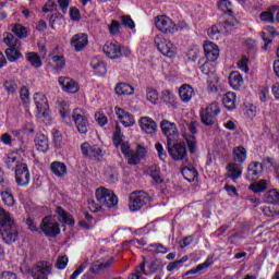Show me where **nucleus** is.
<instances>
[{
	"instance_id": "de8ad7c7",
	"label": "nucleus",
	"mask_w": 279,
	"mask_h": 279,
	"mask_svg": "<svg viewBox=\"0 0 279 279\" xmlns=\"http://www.w3.org/2000/svg\"><path fill=\"white\" fill-rule=\"evenodd\" d=\"M12 32L17 38H27V28L21 24H15Z\"/></svg>"
},
{
	"instance_id": "9d476101",
	"label": "nucleus",
	"mask_w": 279,
	"mask_h": 279,
	"mask_svg": "<svg viewBox=\"0 0 279 279\" xmlns=\"http://www.w3.org/2000/svg\"><path fill=\"white\" fill-rule=\"evenodd\" d=\"M41 232L46 236H58L60 234V225L58 223V217L47 216L41 220Z\"/></svg>"
},
{
	"instance_id": "0e129e2a",
	"label": "nucleus",
	"mask_w": 279,
	"mask_h": 279,
	"mask_svg": "<svg viewBox=\"0 0 279 279\" xmlns=\"http://www.w3.org/2000/svg\"><path fill=\"white\" fill-rule=\"evenodd\" d=\"M199 58V49L194 48L187 51V59L190 62H195Z\"/></svg>"
},
{
	"instance_id": "6e6552de",
	"label": "nucleus",
	"mask_w": 279,
	"mask_h": 279,
	"mask_svg": "<svg viewBox=\"0 0 279 279\" xmlns=\"http://www.w3.org/2000/svg\"><path fill=\"white\" fill-rule=\"evenodd\" d=\"M155 27L162 34H175L179 29L178 24L167 15H157L155 17Z\"/></svg>"
},
{
	"instance_id": "13d9d810",
	"label": "nucleus",
	"mask_w": 279,
	"mask_h": 279,
	"mask_svg": "<svg viewBox=\"0 0 279 279\" xmlns=\"http://www.w3.org/2000/svg\"><path fill=\"white\" fill-rule=\"evenodd\" d=\"M238 69H240V71H243V73H247V71H250V59H247V57L243 56L238 61Z\"/></svg>"
},
{
	"instance_id": "680f3d73",
	"label": "nucleus",
	"mask_w": 279,
	"mask_h": 279,
	"mask_svg": "<svg viewBox=\"0 0 279 279\" xmlns=\"http://www.w3.org/2000/svg\"><path fill=\"white\" fill-rule=\"evenodd\" d=\"M66 265H69V257H66L65 255L58 257L56 263L57 269H66Z\"/></svg>"
},
{
	"instance_id": "ea45409f",
	"label": "nucleus",
	"mask_w": 279,
	"mask_h": 279,
	"mask_svg": "<svg viewBox=\"0 0 279 279\" xmlns=\"http://www.w3.org/2000/svg\"><path fill=\"white\" fill-rule=\"evenodd\" d=\"M117 95H132L134 93V88L128 83H119L116 86Z\"/></svg>"
},
{
	"instance_id": "4c0bfd02",
	"label": "nucleus",
	"mask_w": 279,
	"mask_h": 279,
	"mask_svg": "<svg viewBox=\"0 0 279 279\" xmlns=\"http://www.w3.org/2000/svg\"><path fill=\"white\" fill-rule=\"evenodd\" d=\"M266 204H272V206H279V190L272 189L265 194Z\"/></svg>"
},
{
	"instance_id": "f704fd0d",
	"label": "nucleus",
	"mask_w": 279,
	"mask_h": 279,
	"mask_svg": "<svg viewBox=\"0 0 279 279\" xmlns=\"http://www.w3.org/2000/svg\"><path fill=\"white\" fill-rule=\"evenodd\" d=\"M217 5L218 10H220L222 14H228L229 16L234 19V11H232L233 5L230 0H219Z\"/></svg>"
},
{
	"instance_id": "473e14b6",
	"label": "nucleus",
	"mask_w": 279,
	"mask_h": 279,
	"mask_svg": "<svg viewBox=\"0 0 279 279\" xmlns=\"http://www.w3.org/2000/svg\"><path fill=\"white\" fill-rule=\"evenodd\" d=\"M243 76L239 72H231L229 75V84L233 90H239L243 86Z\"/></svg>"
},
{
	"instance_id": "1a4fd4ad",
	"label": "nucleus",
	"mask_w": 279,
	"mask_h": 279,
	"mask_svg": "<svg viewBox=\"0 0 279 279\" xmlns=\"http://www.w3.org/2000/svg\"><path fill=\"white\" fill-rule=\"evenodd\" d=\"M2 241L7 243V245H12V243H16L19 241V227H16V222H14V218L2 226L1 231Z\"/></svg>"
},
{
	"instance_id": "69168bd1",
	"label": "nucleus",
	"mask_w": 279,
	"mask_h": 279,
	"mask_svg": "<svg viewBox=\"0 0 279 279\" xmlns=\"http://www.w3.org/2000/svg\"><path fill=\"white\" fill-rule=\"evenodd\" d=\"M95 119H96L98 125L104 126L108 123V118H106V116H104V113H101V112H96Z\"/></svg>"
},
{
	"instance_id": "f03ea898",
	"label": "nucleus",
	"mask_w": 279,
	"mask_h": 279,
	"mask_svg": "<svg viewBox=\"0 0 279 279\" xmlns=\"http://www.w3.org/2000/svg\"><path fill=\"white\" fill-rule=\"evenodd\" d=\"M34 102L37 108V119L44 123H51V111H49V101L43 93L34 95Z\"/></svg>"
},
{
	"instance_id": "423d86ee",
	"label": "nucleus",
	"mask_w": 279,
	"mask_h": 279,
	"mask_svg": "<svg viewBox=\"0 0 279 279\" xmlns=\"http://www.w3.org/2000/svg\"><path fill=\"white\" fill-rule=\"evenodd\" d=\"M155 45L159 52L166 58H175L178 56V47L170 39L165 38L162 35H157L155 37Z\"/></svg>"
},
{
	"instance_id": "79ce46f5",
	"label": "nucleus",
	"mask_w": 279,
	"mask_h": 279,
	"mask_svg": "<svg viewBox=\"0 0 279 279\" xmlns=\"http://www.w3.org/2000/svg\"><path fill=\"white\" fill-rule=\"evenodd\" d=\"M3 88L8 95H14L19 90V84L14 80H8L3 83Z\"/></svg>"
},
{
	"instance_id": "c85d7f7f",
	"label": "nucleus",
	"mask_w": 279,
	"mask_h": 279,
	"mask_svg": "<svg viewBox=\"0 0 279 279\" xmlns=\"http://www.w3.org/2000/svg\"><path fill=\"white\" fill-rule=\"evenodd\" d=\"M90 66H92V69H94L96 75H98L99 77H101V76L106 75V73H108L106 63L97 57L92 59Z\"/></svg>"
},
{
	"instance_id": "5701e85b",
	"label": "nucleus",
	"mask_w": 279,
	"mask_h": 279,
	"mask_svg": "<svg viewBox=\"0 0 279 279\" xmlns=\"http://www.w3.org/2000/svg\"><path fill=\"white\" fill-rule=\"evenodd\" d=\"M168 151L173 160H183L186 157V146L182 144L171 146V142H168Z\"/></svg>"
},
{
	"instance_id": "09e8293b",
	"label": "nucleus",
	"mask_w": 279,
	"mask_h": 279,
	"mask_svg": "<svg viewBox=\"0 0 279 279\" xmlns=\"http://www.w3.org/2000/svg\"><path fill=\"white\" fill-rule=\"evenodd\" d=\"M1 197L5 206H14V195H12V192L10 190L1 192Z\"/></svg>"
},
{
	"instance_id": "a19ab883",
	"label": "nucleus",
	"mask_w": 279,
	"mask_h": 279,
	"mask_svg": "<svg viewBox=\"0 0 279 279\" xmlns=\"http://www.w3.org/2000/svg\"><path fill=\"white\" fill-rule=\"evenodd\" d=\"M182 175L187 182H195V178H197V170L195 168L185 167L182 169Z\"/></svg>"
},
{
	"instance_id": "bb28decb",
	"label": "nucleus",
	"mask_w": 279,
	"mask_h": 279,
	"mask_svg": "<svg viewBox=\"0 0 279 279\" xmlns=\"http://www.w3.org/2000/svg\"><path fill=\"white\" fill-rule=\"evenodd\" d=\"M161 99L168 108H171V110L178 109V106H180V102L175 99V95L172 94L171 90L166 89L161 93Z\"/></svg>"
},
{
	"instance_id": "f257e3e1",
	"label": "nucleus",
	"mask_w": 279,
	"mask_h": 279,
	"mask_svg": "<svg viewBox=\"0 0 279 279\" xmlns=\"http://www.w3.org/2000/svg\"><path fill=\"white\" fill-rule=\"evenodd\" d=\"M113 144L116 147H120V150L124 158H126L129 165H138L147 154V149L142 145H137L136 151L132 150V148H130V143L123 141V133H121V129L119 128H117L113 133Z\"/></svg>"
},
{
	"instance_id": "dca6fc26",
	"label": "nucleus",
	"mask_w": 279,
	"mask_h": 279,
	"mask_svg": "<svg viewBox=\"0 0 279 279\" xmlns=\"http://www.w3.org/2000/svg\"><path fill=\"white\" fill-rule=\"evenodd\" d=\"M58 84L63 93L73 95L80 90V84L69 76H59Z\"/></svg>"
},
{
	"instance_id": "58836bf2",
	"label": "nucleus",
	"mask_w": 279,
	"mask_h": 279,
	"mask_svg": "<svg viewBox=\"0 0 279 279\" xmlns=\"http://www.w3.org/2000/svg\"><path fill=\"white\" fill-rule=\"evenodd\" d=\"M50 169L54 175L62 178L66 175V165L60 161H54L51 163Z\"/></svg>"
},
{
	"instance_id": "b1692460",
	"label": "nucleus",
	"mask_w": 279,
	"mask_h": 279,
	"mask_svg": "<svg viewBox=\"0 0 279 279\" xmlns=\"http://www.w3.org/2000/svg\"><path fill=\"white\" fill-rule=\"evenodd\" d=\"M86 45H88V36L86 34L80 33L72 37L71 46L75 49V51L86 49Z\"/></svg>"
},
{
	"instance_id": "e2e57ef3",
	"label": "nucleus",
	"mask_w": 279,
	"mask_h": 279,
	"mask_svg": "<svg viewBox=\"0 0 279 279\" xmlns=\"http://www.w3.org/2000/svg\"><path fill=\"white\" fill-rule=\"evenodd\" d=\"M262 210L266 217H276V215H279V211L271 206H265Z\"/></svg>"
},
{
	"instance_id": "49530a36",
	"label": "nucleus",
	"mask_w": 279,
	"mask_h": 279,
	"mask_svg": "<svg viewBox=\"0 0 279 279\" xmlns=\"http://www.w3.org/2000/svg\"><path fill=\"white\" fill-rule=\"evenodd\" d=\"M146 99L150 104H158V99H159L158 90L150 87L146 88Z\"/></svg>"
},
{
	"instance_id": "338daca9",
	"label": "nucleus",
	"mask_w": 279,
	"mask_h": 279,
	"mask_svg": "<svg viewBox=\"0 0 279 279\" xmlns=\"http://www.w3.org/2000/svg\"><path fill=\"white\" fill-rule=\"evenodd\" d=\"M88 208L90 213H99L101 210V206L93 199L88 202Z\"/></svg>"
},
{
	"instance_id": "c03bdc74",
	"label": "nucleus",
	"mask_w": 279,
	"mask_h": 279,
	"mask_svg": "<svg viewBox=\"0 0 279 279\" xmlns=\"http://www.w3.org/2000/svg\"><path fill=\"white\" fill-rule=\"evenodd\" d=\"M27 61L32 64V66H35L36 69L43 66V61L40 60V57L36 52H28L26 54Z\"/></svg>"
},
{
	"instance_id": "c756f323",
	"label": "nucleus",
	"mask_w": 279,
	"mask_h": 279,
	"mask_svg": "<svg viewBox=\"0 0 279 279\" xmlns=\"http://www.w3.org/2000/svg\"><path fill=\"white\" fill-rule=\"evenodd\" d=\"M247 160V149L243 146H238L233 148V162L238 165H245Z\"/></svg>"
},
{
	"instance_id": "72a5a7b5",
	"label": "nucleus",
	"mask_w": 279,
	"mask_h": 279,
	"mask_svg": "<svg viewBox=\"0 0 279 279\" xmlns=\"http://www.w3.org/2000/svg\"><path fill=\"white\" fill-rule=\"evenodd\" d=\"M210 265H215V255H209L203 264H199L195 268H192L191 270H189L187 276L199 274V271H203V269H208Z\"/></svg>"
},
{
	"instance_id": "20e7f679",
	"label": "nucleus",
	"mask_w": 279,
	"mask_h": 279,
	"mask_svg": "<svg viewBox=\"0 0 279 279\" xmlns=\"http://www.w3.org/2000/svg\"><path fill=\"white\" fill-rule=\"evenodd\" d=\"M3 41L8 45L5 56L9 62H16L21 58V40L12 35V33L4 34Z\"/></svg>"
},
{
	"instance_id": "4be33fe9",
	"label": "nucleus",
	"mask_w": 279,
	"mask_h": 279,
	"mask_svg": "<svg viewBox=\"0 0 279 279\" xmlns=\"http://www.w3.org/2000/svg\"><path fill=\"white\" fill-rule=\"evenodd\" d=\"M138 123L141 130L149 136H154V134H156V131L158 130V124H156V121H154V119L149 117H143L142 119H140Z\"/></svg>"
},
{
	"instance_id": "9b49d317",
	"label": "nucleus",
	"mask_w": 279,
	"mask_h": 279,
	"mask_svg": "<svg viewBox=\"0 0 279 279\" xmlns=\"http://www.w3.org/2000/svg\"><path fill=\"white\" fill-rule=\"evenodd\" d=\"M82 154L85 158H90L92 160H100L106 156L104 148L99 145H93L90 143H83L81 145Z\"/></svg>"
},
{
	"instance_id": "774afa93",
	"label": "nucleus",
	"mask_w": 279,
	"mask_h": 279,
	"mask_svg": "<svg viewBox=\"0 0 279 279\" xmlns=\"http://www.w3.org/2000/svg\"><path fill=\"white\" fill-rule=\"evenodd\" d=\"M0 279H19V277L12 271H3L0 275Z\"/></svg>"
},
{
	"instance_id": "a211bd4d",
	"label": "nucleus",
	"mask_w": 279,
	"mask_h": 279,
	"mask_svg": "<svg viewBox=\"0 0 279 279\" xmlns=\"http://www.w3.org/2000/svg\"><path fill=\"white\" fill-rule=\"evenodd\" d=\"M27 274L34 279H45L51 274V265L48 262L40 263L32 270H27Z\"/></svg>"
},
{
	"instance_id": "c9c22d12",
	"label": "nucleus",
	"mask_w": 279,
	"mask_h": 279,
	"mask_svg": "<svg viewBox=\"0 0 279 279\" xmlns=\"http://www.w3.org/2000/svg\"><path fill=\"white\" fill-rule=\"evenodd\" d=\"M269 186V180L262 179L257 182L252 183L248 189L253 193H263L264 191H267V187Z\"/></svg>"
},
{
	"instance_id": "0eeeda50",
	"label": "nucleus",
	"mask_w": 279,
	"mask_h": 279,
	"mask_svg": "<svg viewBox=\"0 0 279 279\" xmlns=\"http://www.w3.org/2000/svg\"><path fill=\"white\" fill-rule=\"evenodd\" d=\"M150 202L151 196H149V194H147L146 192H133L130 195L129 208L130 210L135 213V210H141L143 206H146V204H150Z\"/></svg>"
},
{
	"instance_id": "f8f14e48",
	"label": "nucleus",
	"mask_w": 279,
	"mask_h": 279,
	"mask_svg": "<svg viewBox=\"0 0 279 279\" xmlns=\"http://www.w3.org/2000/svg\"><path fill=\"white\" fill-rule=\"evenodd\" d=\"M213 63L205 62L203 65L199 66L202 73L208 76V90L209 93H217L219 89L217 85L219 84V76L215 74V70H213Z\"/></svg>"
},
{
	"instance_id": "f3484780",
	"label": "nucleus",
	"mask_w": 279,
	"mask_h": 279,
	"mask_svg": "<svg viewBox=\"0 0 279 279\" xmlns=\"http://www.w3.org/2000/svg\"><path fill=\"white\" fill-rule=\"evenodd\" d=\"M102 51L111 60H119L122 56L121 44L118 41H107L102 47Z\"/></svg>"
},
{
	"instance_id": "aec40b11",
	"label": "nucleus",
	"mask_w": 279,
	"mask_h": 279,
	"mask_svg": "<svg viewBox=\"0 0 279 279\" xmlns=\"http://www.w3.org/2000/svg\"><path fill=\"white\" fill-rule=\"evenodd\" d=\"M5 166L11 171H16V169H21L22 165H27L23 161V157L19 153H10L7 155L4 159Z\"/></svg>"
},
{
	"instance_id": "412c9836",
	"label": "nucleus",
	"mask_w": 279,
	"mask_h": 279,
	"mask_svg": "<svg viewBox=\"0 0 279 279\" xmlns=\"http://www.w3.org/2000/svg\"><path fill=\"white\" fill-rule=\"evenodd\" d=\"M114 112H116L120 123H122V125L124 128H132V125H134L136 123V120L134 119L132 113L125 111V109L116 107Z\"/></svg>"
},
{
	"instance_id": "2f4dec72",
	"label": "nucleus",
	"mask_w": 279,
	"mask_h": 279,
	"mask_svg": "<svg viewBox=\"0 0 279 279\" xmlns=\"http://www.w3.org/2000/svg\"><path fill=\"white\" fill-rule=\"evenodd\" d=\"M35 147L38 151L49 150V138L45 134H37L35 137Z\"/></svg>"
},
{
	"instance_id": "a878e982",
	"label": "nucleus",
	"mask_w": 279,
	"mask_h": 279,
	"mask_svg": "<svg viewBox=\"0 0 279 279\" xmlns=\"http://www.w3.org/2000/svg\"><path fill=\"white\" fill-rule=\"evenodd\" d=\"M227 171H228V174H227L228 178H231L233 182L235 180H239V178L243 175V167H241V165L238 163L236 161L228 163Z\"/></svg>"
},
{
	"instance_id": "39448f33",
	"label": "nucleus",
	"mask_w": 279,
	"mask_h": 279,
	"mask_svg": "<svg viewBox=\"0 0 279 279\" xmlns=\"http://www.w3.org/2000/svg\"><path fill=\"white\" fill-rule=\"evenodd\" d=\"M221 114V106L219 102L214 101L201 111V121L204 125H215L217 117Z\"/></svg>"
},
{
	"instance_id": "e433bc0d",
	"label": "nucleus",
	"mask_w": 279,
	"mask_h": 279,
	"mask_svg": "<svg viewBox=\"0 0 279 279\" xmlns=\"http://www.w3.org/2000/svg\"><path fill=\"white\" fill-rule=\"evenodd\" d=\"M57 108H58L62 119H66V117H69V114H71V109L69 107V102L66 100H64L63 98H59L57 100Z\"/></svg>"
},
{
	"instance_id": "a18cd8bd",
	"label": "nucleus",
	"mask_w": 279,
	"mask_h": 279,
	"mask_svg": "<svg viewBox=\"0 0 279 279\" xmlns=\"http://www.w3.org/2000/svg\"><path fill=\"white\" fill-rule=\"evenodd\" d=\"M14 218H12V214L0 207V227L3 228L7 223H10Z\"/></svg>"
},
{
	"instance_id": "37998d69",
	"label": "nucleus",
	"mask_w": 279,
	"mask_h": 279,
	"mask_svg": "<svg viewBox=\"0 0 279 279\" xmlns=\"http://www.w3.org/2000/svg\"><path fill=\"white\" fill-rule=\"evenodd\" d=\"M57 215H59V217L62 219L63 223H68V226L75 225V221L73 220L71 215H69L66 211H64V209H62V207L57 208Z\"/></svg>"
},
{
	"instance_id": "6ab92c4d",
	"label": "nucleus",
	"mask_w": 279,
	"mask_h": 279,
	"mask_svg": "<svg viewBox=\"0 0 279 279\" xmlns=\"http://www.w3.org/2000/svg\"><path fill=\"white\" fill-rule=\"evenodd\" d=\"M32 175L29 174V168L26 165H22L21 168L15 170V182L17 186H29Z\"/></svg>"
},
{
	"instance_id": "ddd939ff",
	"label": "nucleus",
	"mask_w": 279,
	"mask_h": 279,
	"mask_svg": "<svg viewBox=\"0 0 279 279\" xmlns=\"http://www.w3.org/2000/svg\"><path fill=\"white\" fill-rule=\"evenodd\" d=\"M161 132L165 137L168 138V143H175L180 137V132L178 131V125L169 120H162L160 122Z\"/></svg>"
},
{
	"instance_id": "bf43d9fd",
	"label": "nucleus",
	"mask_w": 279,
	"mask_h": 279,
	"mask_svg": "<svg viewBox=\"0 0 279 279\" xmlns=\"http://www.w3.org/2000/svg\"><path fill=\"white\" fill-rule=\"evenodd\" d=\"M121 22L124 27H129V29H134L136 27V24L134 23V20L130 15H122Z\"/></svg>"
},
{
	"instance_id": "2eb2a0df",
	"label": "nucleus",
	"mask_w": 279,
	"mask_h": 279,
	"mask_svg": "<svg viewBox=\"0 0 279 279\" xmlns=\"http://www.w3.org/2000/svg\"><path fill=\"white\" fill-rule=\"evenodd\" d=\"M203 49L205 51V58L208 60L207 62L211 64L209 69L215 70V64H213V62H217V60H219V46L213 41H205Z\"/></svg>"
},
{
	"instance_id": "4468645a",
	"label": "nucleus",
	"mask_w": 279,
	"mask_h": 279,
	"mask_svg": "<svg viewBox=\"0 0 279 279\" xmlns=\"http://www.w3.org/2000/svg\"><path fill=\"white\" fill-rule=\"evenodd\" d=\"M72 119L76 125V130L80 134H86L88 132V117L84 113V110L76 108L72 113Z\"/></svg>"
},
{
	"instance_id": "052dcab7",
	"label": "nucleus",
	"mask_w": 279,
	"mask_h": 279,
	"mask_svg": "<svg viewBox=\"0 0 279 279\" xmlns=\"http://www.w3.org/2000/svg\"><path fill=\"white\" fill-rule=\"evenodd\" d=\"M52 64L58 70L64 69V64H65L64 57L62 56L52 57Z\"/></svg>"
},
{
	"instance_id": "393cba45",
	"label": "nucleus",
	"mask_w": 279,
	"mask_h": 279,
	"mask_svg": "<svg viewBox=\"0 0 279 279\" xmlns=\"http://www.w3.org/2000/svg\"><path fill=\"white\" fill-rule=\"evenodd\" d=\"M195 96V89H193V86L190 84H183L181 85V88H179V97L183 104H189Z\"/></svg>"
},
{
	"instance_id": "3c124183",
	"label": "nucleus",
	"mask_w": 279,
	"mask_h": 279,
	"mask_svg": "<svg viewBox=\"0 0 279 279\" xmlns=\"http://www.w3.org/2000/svg\"><path fill=\"white\" fill-rule=\"evenodd\" d=\"M207 35L211 40H219L221 38V29H219L218 25H214L207 31Z\"/></svg>"
},
{
	"instance_id": "cd10ccee",
	"label": "nucleus",
	"mask_w": 279,
	"mask_h": 279,
	"mask_svg": "<svg viewBox=\"0 0 279 279\" xmlns=\"http://www.w3.org/2000/svg\"><path fill=\"white\" fill-rule=\"evenodd\" d=\"M260 173H263V166L258 161H254L247 167V180H256V178H260Z\"/></svg>"
},
{
	"instance_id": "7ed1b4c3",
	"label": "nucleus",
	"mask_w": 279,
	"mask_h": 279,
	"mask_svg": "<svg viewBox=\"0 0 279 279\" xmlns=\"http://www.w3.org/2000/svg\"><path fill=\"white\" fill-rule=\"evenodd\" d=\"M95 196L97 202L107 208H114V206L119 204V198L117 197V194H114V191L105 186L96 189Z\"/></svg>"
},
{
	"instance_id": "603ef678",
	"label": "nucleus",
	"mask_w": 279,
	"mask_h": 279,
	"mask_svg": "<svg viewBox=\"0 0 279 279\" xmlns=\"http://www.w3.org/2000/svg\"><path fill=\"white\" fill-rule=\"evenodd\" d=\"M274 12H276V9H271L269 11H264L259 14L260 21L263 23H274Z\"/></svg>"
},
{
	"instance_id": "864d4df0",
	"label": "nucleus",
	"mask_w": 279,
	"mask_h": 279,
	"mask_svg": "<svg viewBox=\"0 0 279 279\" xmlns=\"http://www.w3.org/2000/svg\"><path fill=\"white\" fill-rule=\"evenodd\" d=\"M108 27L111 36H119L121 34V23L119 21L112 20Z\"/></svg>"
},
{
	"instance_id": "5fc2aeb1",
	"label": "nucleus",
	"mask_w": 279,
	"mask_h": 279,
	"mask_svg": "<svg viewBox=\"0 0 279 279\" xmlns=\"http://www.w3.org/2000/svg\"><path fill=\"white\" fill-rule=\"evenodd\" d=\"M186 260H189V256H183L181 259L170 263L167 266V271H175V269H180L182 264L186 263Z\"/></svg>"
},
{
	"instance_id": "7c9ffc66",
	"label": "nucleus",
	"mask_w": 279,
	"mask_h": 279,
	"mask_svg": "<svg viewBox=\"0 0 279 279\" xmlns=\"http://www.w3.org/2000/svg\"><path fill=\"white\" fill-rule=\"evenodd\" d=\"M222 104L227 110H234L236 108V94L232 92L223 94Z\"/></svg>"
},
{
	"instance_id": "8fccbe9b",
	"label": "nucleus",
	"mask_w": 279,
	"mask_h": 279,
	"mask_svg": "<svg viewBox=\"0 0 279 279\" xmlns=\"http://www.w3.org/2000/svg\"><path fill=\"white\" fill-rule=\"evenodd\" d=\"M105 178L107 182H110L112 184L119 180V172H117V170L112 168H108L105 172Z\"/></svg>"
},
{
	"instance_id": "4d7b16f0",
	"label": "nucleus",
	"mask_w": 279,
	"mask_h": 279,
	"mask_svg": "<svg viewBox=\"0 0 279 279\" xmlns=\"http://www.w3.org/2000/svg\"><path fill=\"white\" fill-rule=\"evenodd\" d=\"M267 34H270V36H276L277 32L274 26H266L265 32L262 33V38L266 45H269L271 43V39L267 38Z\"/></svg>"
},
{
	"instance_id": "6e6d98bb",
	"label": "nucleus",
	"mask_w": 279,
	"mask_h": 279,
	"mask_svg": "<svg viewBox=\"0 0 279 279\" xmlns=\"http://www.w3.org/2000/svg\"><path fill=\"white\" fill-rule=\"evenodd\" d=\"M185 141L187 143L190 154H195V151H197V140H195L194 135H192L185 136Z\"/></svg>"
}]
</instances>
